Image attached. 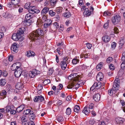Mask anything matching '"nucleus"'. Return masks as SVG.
Wrapping results in <instances>:
<instances>
[{"label":"nucleus","instance_id":"f257e3e1","mask_svg":"<svg viewBox=\"0 0 125 125\" xmlns=\"http://www.w3.org/2000/svg\"><path fill=\"white\" fill-rule=\"evenodd\" d=\"M81 75H78L77 73L72 74L68 77V79L73 81L71 83H70L67 86L68 89H72L75 85V88L78 89L80 86H82L84 84V82H83L82 80H81V78L82 77Z\"/></svg>","mask_w":125,"mask_h":125},{"label":"nucleus","instance_id":"f03ea898","mask_svg":"<svg viewBox=\"0 0 125 125\" xmlns=\"http://www.w3.org/2000/svg\"><path fill=\"white\" fill-rule=\"evenodd\" d=\"M43 35V31L41 29H38L34 31L29 34L30 38L34 41H36L41 38Z\"/></svg>","mask_w":125,"mask_h":125},{"label":"nucleus","instance_id":"7ed1b4c3","mask_svg":"<svg viewBox=\"0 0 125 125\" xmlns=\"http://www.w3.org/2000/svg\"><path fill=\"white\" fill-rule=\"evenodd\" d=\"M31 9L28 10L29 13L26 15L25 18L26 20H31L33 17V14L35 13H38L40 11L39 9L35 8V6H31Z\"/></svg>","mask_w":125,"mask_h":125},{"label":"nucleus","instance_id":"20e7f679","mask_svg":"<svg viewBox=\"0 0 125 125\" xmlns=\"http://www.w3.org/2000/svg\"><path fill=\"white\" fill-rule=\"evenodd\" d=\"M15 65V64H13L11 67V69L12 70H15L14 73V75L16 77H18L21 75L22 71L19 67Z\"/></svg>","mask_w":125,"mask_h":125},{"label":"nucleus","instance_id":"39448f33","mask_svg":"<svg viewBox=\"0 0 125 125\" xmlns=\"http://www.w3.org/2000/svg\"><path fill=\"white\" fill-rule=\"evenodd\" d=\"M68 59L67 57H64L62 58V60L61 62L60 65L62 69L64 70L66 68L67 64L68 63L67 61Z\"/></svg>","mask_w":125,"mask_h":125},{"label":"nucleus","instance_id":"423d86ee","mask_svg":"<svg viewBox=\"0 0 125 125\" xmlns=\"http://www.w3.org/2000/svg\"><path fill=\"white\" fill-rule=\"evenodd\" d=\"M120 80L118 78L115 79L113 83L112 89L115 90V91H117L119 88Z\"/></svg>","mask_w":125,"mask_h":125},{"label":"nucleus","instance_id":"0eeeda50","mask_svg":"<svg viewBox=\"0 0 125 125\" xmlns=\"http://www.w3.org/2000/svg\"><path fill=\"white\" fill-rule=\"evenodd\" d=\"M41 73V72L39 71L34 69L32 71H30L29 72V76L30 78H33L36 75Z\"/></svg>","mask_w":125,"mask_h":125},{"label":"nucleus","instance_id":"6e6552de","mask_svg":"<svg viewBox=\"0 0 125 125\" xmlns=\"http://www.w3.org/2000/svg\"><path fill=\"white\" fill-rule=\"evenodd\" d=\"M19 47V44L16 42L14 43L12 45L11 48V51L12 53H14L18 52V48Z\"/></svg>","mask_w":125,"mask_h":125},{"label":"nucleus","instance_id":"1a4fd4ad","mask_svg":"<svg viewBox=\"0 0 125 125\" xmlns=\"http://www.w3.org/2000/svg\"><path fill=\"white\" fill-rule=\"evenodd\" d=\"M11 38L15 41H17L19 40L20 41H22L23 40L24 37L21 38L16 33H14L12 35Z\"/></svg>","mask_w":125,"mask_h":125},{"label":"nucleus","instance_id":"9d476101","mask_svg":"<svg viewBox=\"0 0 125 125\" xmlns=\"http://www.w3.org/2000/svg\"><path fill=\"white\" fill-rule=\"evenodd\" d=\"M25 29L24 27H22L19 28V30H18L17 34L21 38L24 37L22 36V35L23 34L24 32L25 31Z\"/></svg>","mask_w":125,"mask_h":125},{"label":"nucleus","instance_id":"9b49d317","mask_svg":"<svg viewBox=\"0 0 125 125\" xmlns=\"http://www.w3.org/2000/svg\"><path fill=\"white\" fill-rule=\"evenodd\" d=\"M44 98L42 95L38 96L35 97L34 99L33 100L35 102H40L43 101Z\"/></svg>","mask_w":125,"mask_h":125},{"label":"nucleus","instance_id":"f8f14e48","mask_svg":"<svg viewBox=\"0 0 125 125\" xmlns=\"http://www.w3.org/2000/svg\"><path fill=\"white\" fill-rule=\"evenodd\" d=\"M121 19L120 16L119 15H116L112 18V21L114 23L119 22Z\"/></svg>","mask_w":125,"mask_h":125},{"label":"nucleus","instance_id":"ddd939ff","mask_svg":"<svg viewBox=\"0 0 125 125\" xmlns=\"http://www.w3.org/2000/svg\"><path fill=\"white\" fill-rule=\"evenodd\" d=\"M23 82L22 81H20L18 82L15 86L16 88L18 90H21L24 87Z\"/></svg>","mask_w":125,"mask_h":125},{"label":"nucleus","instance_id":"4468645a","mask_svg":"<svg viewBox=\"0 0 125 125\" xmlns=\"http://www.w3.org/2000/svg\"><path fill=\"white\" fill-rule=\"evenodd\" d=\"M125 121L124 118L119 117H116L115 119V121L117 124H122Z\"/></svg>","mask_w":125,"mask_h":125},{"label":"nucleus","instance_id":"2eb2a0df","mask_svg":"<svg viewBox=\"0 0 125 125\" xmlns=\"http://www.w3.org/2000/svg\"><path fill=\"white\" fill-rule=\"evenodd\" d=\"M20 0H11L12 4L14 5V8H18L19 5L18 4L20 2Z\"/></svg>","mask_w":125,"mask_h":125},{"label":"nucleus","instance_id":"dca6fc26","mask_svg":"<svg viewBox=\"0 0 125 125\" xmlns=\"http://www.w3.org/2000/svg\"><path fill=\"white\" fill-rule=\"evenodd\" d=\"M92 13V12L89 11V9L88 8H87L85 9L83 14L84 16L87 17V16H90Z\"/></svg>","mask_w":125,"mask_h":125},{"label":"nucleus","instance_id":"f3484780","mask_svg":"<svg viewBox=\"0 0 125 125\" xmlns=\"http://www.w3.org/2000/svg\"><path fill=\"white\" fill-rule=\"evenodd\" d=\"M36 116L33 111H31L29 115V117L31 121L34 120Z\"/></svg>","mask_w":125,"mask_h":125},{"label":"nucleus","instance_id":"a211bd4d","mask_svg":"<svg viewBox=\"0 0 125 125\" xmlns=\"http://www.w3.org/2000/svg\"><path fill=\"white\" fill-rule=\"evenodd\" d=\"M90 111H91V110L89 109L88 106L87 105L84 108L83 110L82 111L83 113L86 115H88Z\"/></svg>","mask_w":125,"mask_h":125},{"label":"nucleus","instance_id":"6ab92c4d","mask_svg":"<svg viewBox=\"0 0 125 125\" xmlns=\"http://www.w3.org/2000/svg\"><path fill=\"white\" fill-rule=\"evenodd\" d=\"M49 9L47 7L44 8L41 11V14L42 15H45L49 11Z\"/></svg>","mask_w":125,"mask_h":125},{"label":"nucleus","instance_id":"aec40b11","mask_svg":"<svg viewBox=\"0 0 125 125\" xmlns=\"http://www.w3.org/2000/svg\"><path fill=\"white\" fill-rule=\"evenodd\" d=\"M26 117V116L25 115L23 116L22 117L21 120L22 122V125H26L27 123H28Z\"/></svg>","mask_w":125,"mask_h":125},{"label":"nucleus","instance_id":"412c9836","mask_svg":"<svg viewBox=\"0 0 125 125\" xmlns=\"http://www.w3.org/2000/svg\"><path fill=\"white\" fill-rule=\"evenodd\" d=\"M27 56L28 57H30L31 56L34 57L35 55V53L31 51H27Z\"/></svg>","mask_w":125,"mask_h":125},{"label":"nucleus","instance_id":"4be33fe9","mask_svg":"<svg viewBox=\"0 0 125 125\" xmlns=\"http://www.w3.org/2000/svg\"><path fill=\"white\" fill-rule=\"evenodd\" d=\"M110 39L109 36H105L102 38V40L105 42L107 43L109 41Z\"/></svg>","mask_w":125,"mask_h":125},{"label":"nucleus","instance_id":"5701e85b","mask_svg":"<svg viewBox=\"0 0 125 125\" xmlns=\"http://www.w3.org/2000/svg\"><path fill=\"white\" fill-rule=\"evenodd\" d=\"M102 85L101 82H98L97 83H94V88L95 87L97 89H99Z\"/></svg>","mask_w":125,"mask_h":125},{"label":"nucleus","instance_id":"b1692460","mask_svg":"<svg viewBox=\"0 0 125 125\" xmlns=\"http://www.w3.org/2000/svg\"><path fill=\"white\" fill-rule=\"evenodd\" d=\"M88 108L89 109L91 110V112H92L91 113L92 115L94 116V112L93 111L94 108V104L93 103H91L90 104L89 106H88Z\"/></svg>","mask_w":125,"mask_h":125},{"label":"nucleus","instance_id":"393cba45","mask_svg":"<svg viewBox=\"0 0 125 125\" xmlns=\"http://www.w3.org/2000/svg\"><path fill=\"white\" fill-rule=\"evenodd\" d=\"M32 21L31 20H26L25 21L23 22V24L25 26H30L31 23Z\"/></svg>","mask_w":125,"mask_h":125},{"label":"nucleus","instance_id":"a878e982","mask_svg":"<svg viewBox=\"0 0 125 125\" xmlns=\"http://www.w3.org/2000/svg\"><path fill=\"white\" fill-rule=\"evenodd\" d=\"M100 96L99 93L95 94L94 95V101L96 102L99 101L100 100Z\"/></svg>","mask_w":125,"mask_h":125},{"label":"nucleus","instance_id":"bb28decb","mask_svg":"<svg viewBox=\"0 0 125 125\" xmlns=\"http://www.w3.org/2000/svg\"><path fill=\"white\" fill-rule=\"evenodd\" d=\"M24 106L23 105H21L16 109V110L17 112L20 113L22 111L24 108Z\"/></svg>","mask_w":125,"mask_h":125},{"label":"nucleus","instance_id":"cd10ccee","mask_svg":"<svg viewBox=\"0 0 125 125\" xmlns=\"http://www.w3.org/2000/svg\"><path fill=\"white\" fill-rule=\"evenodd\" d=\"M7 95V92L5 90H3L0 93V95L2 96L1 98H5Z\"/></svg>","mask_w":125,"mask_h":125},{"label":"nucleus","instance_id":"c85d7f7f","mask_svg":"<svg viewBox=\"0 0 125 125\" xmlns=\"http://www.w3.org/2000/svg\"><path fill=\"white\" fill-rule=\"evenodd\" d=\"M59 24L56 22L53 23V25L52 26V27L54 30H56L59 28Z\"/></svg>","mask_w":125,"mask_h":125},{"label":"nucleus","instance_id":"c756f323","mask_svg":"<svg viewBox=\"0 0 125 125\" xmlns=\"http://www.w3.org/2000/svg\"><path fill=\"white\" fill-rule=\"evenodd\" d=\"M103 65V63L100 62L98 64L96 67V68L98 71H99L102 68Z\"/></svg>","mask_w":125,"mask_h":125},{"label":"nucleus","instance_id":"7c9ffc66","mask_svg":"<svg viewBox=\"0 0 125 125\" xmlns=\"http://www.w3.org/2000/svg\"><path fill=\"white\" fill-rule=\"evenodd\" d=\"M79 57H76L72 60V62L73 64H76L78 63L79 62Z\"/></svg>","mask_w":125,"mask_h":125},{"label":"nucleus","instance_id":"2f4dec72","mask_svg":"<svg viewBox=\"0 0 125 125\" xmlns=\"http://www.w3.org/2000/svg\"><path fill=\"white\" fill-rule=\"evenodd\" d=\"M63 10V8L61 7H59L57 8L55 10L57 13L59 14L61 13Z\"/></svg>","mask_w":125,"mask_h":125},{"label":"nucleus","instance_id":"473e14b6","mask_svg":"<svg viewBox=\"0 0 125 125\" xmlns=\"http://www.w3.org/2000/svg\"><path fill=\"white\" fill-rule=\"evenodd\" d=\"M80 109L79 105H76L74 108V112L78 113Z\"/></svg>","mask_w":125,"mask_h":125},{"label":"nucleus","instance_id":"72a5a7b5","mask_svg":"<svg viewBox=\"0 0 125 125\" xmlns=\"http://www.w3.org/2000/svg\"><path fill=\"white\" fill-rule=\"evenodd\" d=\"M31 111L30 109H27L23 111V114L24 115H27L29 114Z\"/></svg>","mask_w":125,"mask_h":125},{"label":"nucleus","instance_id":"f704fd0d","mask_svg":"<svg viewBox=\"0 0 125 125\" xmlns=\"http://www.w3.org/2000/svg\"><path fill=\"white\" fill-rule=\"evenodd\" d=\"M124 38L122 37L120 39L119 43L121 46H122L124 43L125 40Z\"/></svg>","mask_w":125,"mask_h":125},{"label":"nucleus","instance_id":"c9c22d12","mask_svg":"<svg viewBox=\"0 0 125 125\" xmlns=\"http://www.w3.org/2000/svg\"><path fill=\"white\" fill-rule=\"evenodd\" d=\"M49 1L51 4L53 6V7L55 6L57 2V0H49Z\"/></svg>","mask_w":125,"mask_h":125},{"label":"nucleus","instance_id":"e433bc0d","mask_svg":"<svg viewBox=\"0 0 125 125\" xmlns=\"http://www.w3.org/2000/svg\"><path fill=\"white\" fill-rule=\"evenodd\" d=\"M115 90H113L112 89H112H111L110 90H108V93L110 95H112L113 94V93H115Z\"/></svg>","mask_w":125,"mask_h":125},{"label":"nucleus","instance_id":"4c0bfd02","mask_svg":"<svg viewBox=\"0 0 125 125\" xmlns=\"http://www.w3.org/2000/svg\"><path fill=\"white\" fill-rule=\"evenodd\" d=\"M63 15L64 17L68 18L71 16V14L70 12H66L65 13L63 14Z\"/></svg>","mask_w":125,"mask_h":125},{"label":"nucleus","instance_id":"58836bf2","mask_svg":"<svg viewBox=\"0 0 125 125\" xmlns=\"http://www.w3.org/2000/svg\"><path fill=\"white\" fill-rule=\"evenodd\" d=\"M5 80L3 79H1L0 80V85L1 86H4L6 83Z\"/></svg>","mask_w":125,"mask_h":125},{"label":"nucleus","instance_id":"ea45409f","mask_svg":"<svg viewBox=\"0 0 125 125\" xmlns=\"http://www.w3.org/2000/svg\"><path fill=\"white\" fill-rule=\"evenodd\" d=\"M94 84L90 88V94H92L93 95V94L94 93V91H93V90H94ZM93 98L94 99V95H93Z\"/></svg>","mask_w":125,"mask_h":125},{"label":"nucleus","instance_id":"a19ab883","mask_svg":"<svg viewBox=\"0 0 125 125\" xmlns=\"http://www.w3.org/2000/svg\"><path fill=\"white\" fill-rule=\"evenodd\" d=\"M71 112V109L69 107L67 108L66 111V113L67 115H70Z\"/></svg>","mask_w":125,"mask_h":125},{"label":"nucleus","instance_id":"79ce46f5","mask_svg":"<svg viewBox=\"0 0 125 125\" xmlns=\"http://www.w3.org/2000/svg\"><path fill=\"white\" fill-rule=\"evenodd\" d=\"M111 14V13L109 11H105L103 14L104 16H110Z\"/></svg>","mask_w":125,"mask_h":125},{"label":"nucleus","instance_id":"37998d69","mask_svg":"<svg viewBox=\"0 0 125 125\" xmlns=\"http://www.w3.org/2000/svg\"><path fill=\"white\" fill-rule=\"evenodd\" d=\"M49 14L51 16H53L55 14V12L52 10H50L49 11Z\"/></svg>","mask_w":125,"mask_h":125},{"label":"nucleus","instance_id":"c03bdc74","mask_svg":"<svg viewBox=\"0 0 125 125\" xmlns=\"http://www.w3.org/2000/svg\"><path fill=\"white\" fill-rule=\"evenodd\" d=\"M11 109L10 106L8 105L5 108V110L8 112H10Z\"/></svg>","mask_w":125,"mask_h":125},{"label":"nucleus","instance_id":"a18cd8bd","mask_svg":"<svg viewBox=\"0 0 125 125\" xmlns=\"http://www.w3.org/2000/svg\"><path fill=\"white\" fill-rule=\"evenodd\" d=\"M109 68L110 69V70L113 71L115 69V67L114 66V65L112 64H111L109 66Z\"/></svg>","mask_w":125,"mask_h":125},{"label":"nucleus","instance_id":"49530a36","mask_svg":"<svg viewBox=\"0 0 125 125\" xmlns=\"http://www.w3.org/2000/svg\"><path fill=\"white\" fill-rule=\"evenodd\" d=\"M102 73L101 72L99 73L98 74H97L96 76V79L97 80L100 81L102 80V78H101V79H100L101 77L99 76V75L102 74Z\"/></svg>","mask_w":125,"mask_h":125},{"label":"nucleus","instance_id":"de8ad7c7","mask_svg":"<svg viewBox=\"0 0 125 125\" xmlns=\"http://www.w3.org/2000/svg\"><path fill=\"white\" fill-rule=\"evenodd\" d=\"M113 60V58L112 57H109L107 59L106 62L108 63H110Z\"/></svg>","mask_w":125,"mask_h":125},{"label":"nucleus","instance_id":"09e8293b","mask_svg":"<svg viewBox=\"0 0 125 125\" xmlns=\"http://www.w3.org/2000/svg\"><path fill=\"white\" fill-rule=\"evenodd\" d=\"M57 119L58 121L59 122L62 121L64 120V119L63 117L61 116H59L58 117H57Z\"/></svg>","mask_w":125,"mask_h":125},{"label":"nucleus","instance_id":"8fccbe9b","mask_svg":"<svg viewBox=\"0 0 125 125\" xmlns=\"http://www.w3.org/2000/svg\"><path fill=\"white\" fill-rule=\"evenodd\" d=\"M109 22V21L108 20L106 23L104 24V27L105 29H107L108 28Z\"/></svg>","mask_w":125,"mask_h":125},{"label":"nucleus","instance_id":"3c124183","mask_svg":"<svg viewBox=\"0 0 125 125\" xmlns=\"http://www.w3.org/2000/svg\"><path fill=\"white\" fill-rule=\"evenodd\" d=\"M113 73V72L112 71L110 70L109 71H107V74L108 76H112Z\"/></svg>","mask_w":125,"mask_h":125},{"label":"nucleus","instance_id":"603ef678","mask_svg":"<svg viewBox=\"0 0 125 125\" xmlns=\"http://www.w3.org/2000/svg\"><path fill=\"white\" fill-rule=\"evenodd\" d=\"M116 45V43L115 42H113L111 44V48L113 49H114L115 48Z\"/></svg>","mask_w":125,"mask_h":125},{"label":"nucleus","instance_id":"864d4df0","mask_svg":"<svg viewBox=\"0 0 125 125\" xmlns=\"http://www.w3.org/2000/svg\"><path fill=\"white\" fill-rule=\"evenodd\" d=\"M30 4H29L28 3H26L24 6V8L26 9H31V6L29 7Z\"/></svg>","mask_w":125,"mask_h":125},{"label":"nucleus","instance_id":"5fc2aeb1","mask_svg":"<svg viewBox=\"0 0 125 125\" xmlns=\"http://www.w3.org/2000/svg\"><path fill=\"white\" fill-rule=\"evenodd\" d=\"M92 4L90 6V7H89V11H90L91 12H92V14H93V11L94 10V8H93V6H92Z\"/></svg>","mask_w":125,"mask_h":125},{"label":"nucleus","instance_id":"6e6d98bb","mask_svg":"<svg viewBox=\"0 0 125 125\" xmlns=\"http://www.w3.org/2000/svg\"><path fill=\"white\" fill-rule=\"evenodd\" d=\"M58 88H57V89H59L60 90L62 89L63 87V86L62 84L60 83L59 84L58 86L57 87Z\"/></svg>","mask_w":125,"mask_h":125},{"label":"nucleus","instance_id":"4d7b16f0","mask_svg":"<svg viewBox=\"0 0 125 125\" xmlns=\"http://www.w3.org/2000/svg\"><path fill=\"white\" fill-rule=\"evenodd\" d=\"M120 103L122 105L123 108L125 107V102L123 100H121L120 101Z\"/></svg>","mask_w":125,"mask_h":125},{"label":"nucleus","instance_id":"13d9d810","mask_svg":"<svg viewBox=\"0 0 125 125\" xmlns=\"http://www.w3.org/2000/svg\"><path fill=\"white\" fill-rule=\"evenodd\" d=\"M10 112L11 114H15L16 113V111L15 110L12 109H11Z\"/></svg>","mask_w":125,"mask_h":125},{"label":"nucleus","instance_id":"bf43d9fd","mask_svg":"<svg viewBox=\"0 0 125 125\" xmlns=\"http://www.w3.org/2000/svg\"><path fill=\"white\" fill-rule=\"evenodd\" d=\"M114 32L116 34H117L119 32V30L118 28L117 27H115L114 28Z\"/></svg>","mask_w":125,"mask_h":125},{"label":"nucleus","instance_id":"052dcab7","mask_svg":"<svg viewBox=\"0 0 125 125\" xmlns=\"http://www.w3.org/2000/svg\"><path fill=\"white\" fill-rule=\"evenodd\" d=\"M121 67L123 69H124L125 68V62H122L121 64Z\"/></svg>","mask_w":125,"mask_h":125},{"label":"nucleus","instance_id":"680f3d73","mask_svg":"<svg viewBox=\"0 0 125 125\" xmlns=\"http://www.w3.org/2000/svg\"><path fill=\"white\" fill-rule=\"evenodd\" d=\"M42 88L43 86L41 84H39L38 85L37 87L39 91L41 90L42 89Z\"/></svg>","mask_w":125,"mask_h":125},{"label":"nucleus","instance_id":"e2e57ef3","mask_svg":"<svg viewBox=\"0 0 125 125\" xmlns=\"http://www.w3.org/2000/svg\"><path fill=\"white\" fill-rule=\"evenodd\" d=\"M50 82V79H47L46 80L44 81V83H46V84H47L49 83Z\"/></svg>","mask_w":125,"mask_h":125},{"label":"nucleus","instance_id":"0e129e2a","mask_svg":"<svg viewBox=\"0 0 125 125\" xmlns=\"http://www.w3.org/2000/svg\"><path fill=\"white\" fill-rule=\"evenodd\" d=\"M23 9L21 7H20L18 10V11L20 13H22L23 11Z\"/></svg>","mask_w":125,"mask_h":125},{"label":"nucleus","instance_id":"69168bd1","mask_svg":"<svg viewBox=\"0 0 125 125\" xmlns=\"http://www.w3.org/2000/svg\"><path fill=\"white\" fill-rule=\"evenodd\" d=\"M34 121V120L31 121V122L28 123L27 124H28V125H35V124L33 122Z\"/></svg>","mask_w":125,"mask_h":125},{"label":"nucleus","instance_id":"338daca9","mask_svg":"<svg viewBox=\"0 0 125 125\" xmlns=\"http://www.w3.org/2000/svg\"><path fill=\"white\" fill-rule=\"evenodd\" d=\"M2 75L5 76H6L7 75V73L6 71L5 70H3L2 72Z\"/></svg>","mask_w":125,"mask_h":125},{"label":"nucleus","instance_id":"774afa93","mask_svg":"<svg viewBox=\"0 0 125 125\" xmlns=\"http://www.w3.org/2000/svg\"><path fill=\"white\" fill-rule=\"evenodd\" d=\"M86 46L89 49H90L92 47V45L90 43H87Z\"/></svg>","mask_w":125,"mask_h":125}]
</instances>
